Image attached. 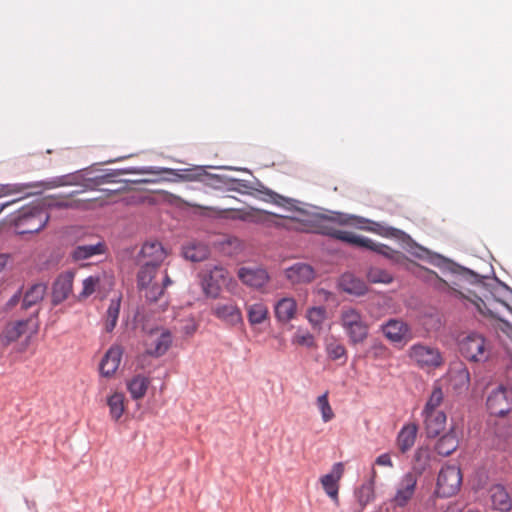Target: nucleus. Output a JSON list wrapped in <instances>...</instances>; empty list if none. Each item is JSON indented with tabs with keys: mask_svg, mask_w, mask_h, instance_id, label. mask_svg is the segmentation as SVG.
I'll return each instance as SVG.
<instances>
[{
	"mask_svg": "<svg viewBox=\"0 0 512 512\" xmlns=\"http://www.w3.org/2000/svg\"><path fill=\"white\" fill-rule=\"evenodd\" d=\"M98 283H99L98 276H88L87 278H85L83 280V289H82V292L80 293V295L83 297H88V296L92 295L95 292L96 286Z\"/></svg>",
	"mask_w": 512,
	"mask_h": 512,
	"instance_id": "nucleus-46",
	"label": "nucleus"
},
{
	"mask_svg": "<svg viewBox=\"0 0 512 512\" xmlns=\"http://www.w3.org/2000/svg\"><path fill=\"white\" fill-rule=\"evenodd\" d=\"M238 277L245 285L255 289L264 287L270 279L267 270L260 267H241Z\"/></svg>",
	"mask_w": 512,
	"mask_h": 512,
	"instance_id": "nucleus-12",
	"label": "nucleus"
},
{
	"mask_svg": "<svg viewBox=\"0 0 512 512\" xmlns=\"http://www.w3.org/2000/svg\"><path fill=\"white\" fill-rule=\"evenodd\" d=\"M324 234L333 239L347 243L353 247H360V248L367 249L368 245L372 244V239H370L366 236L358 235L351 231L330 229V230L324 232Z\"/></svg>",
	"mask_w": 512,
	"mask_h": 512,
	"instance_id": "nucleus-21",
	"label": "nucleus"
},
{
	"mask_svg": "<svg viewBox=\"0 0 512 512\" xmlns=\"http://www.w3.org/2000/svg\"><path fill=\"white\" fill-rule=\"evenodd\" d=\"M416 484L415 475L411 472L405 473L400 479L396 493L392 498L394 505L401 508L406 506L414 495Z\"/></svg>",
	"mask_w": 512,
	"mask_h": 512,
	"instance_id": "nucleus-11",
	"label": "nucleus"
},
{
	"mask_svg": "<svg viewBox=\"0 0 512 512\" xmlns=\"http://www.w3.org/2000/svg\"><path fill=\"white\" fill-rule=\"evenodd\" d=\"M182 254L187 260L201 262L208 258L210 249L203 242L192 241L182 247Z\"/></svg>",
	"mask_w": 512,
	"mask_h": 512,
	"instance_id": "nucleus-25",
	"label": "nucleus"
},
{
	"mask_svg": "<svg viewBox=\"0 0 512 512\" xmlns=\"http://www.w3.org/2000/svg\"><path fill=\"white\" fill-rule=\"evenodd\" d=\"M339 288L345 293L360 297L368 292L365 281L351 272L343 273L338 279Z\"/></svg>",
	"mask_w": 512,
	"mask_h": 512,
	"instance_id": "nucleus-15",
	"label": "nucleus"
},
{
	"mask_svg": "<svg viewBox=\"0 0 512 512\" xmlns=\"http://www.w3.org/2000/svg\"><path fill=\"white\" fill-rule=\"evenodd\" d=\"M204 166H197L192 169H172L166 167L142 166L126 167L120 169H100L93 166L80 169L72 173L57 176L47 181L50 187L77 185L87 182V186H101L104 184H120V187L113 191L124 190L128 184L157 183L160 181L195 180L200 176ZM210 168L223 169L221 173L213 174L212 179L218 187H225L228 190L239 193H249L251 190H258L263 196L262 200L285 207L288 210L296 209L298 201L284 197L273 190L265 188L247 169L209 166Z\"/></svg>",
	"mask_w": 512,
	"mask_h": 512,
	"instance_id": "nucleus-1",
	"label": "nucleus"
},
{
	"mask_svg": "<svg viewBox=\"0 0 512 512\" xmlns=\"http://www.w3.org/2000/svg\"><path fill=\"white\" fill-rule=\"evenodd\" d=\"M462 474L455 465L443 466L437 477L435 493L440 498H448L455 495L461 486Z\"/></svg>",
	"mask_w": 512,
	"mask_h": 512,
	"instance_id": "nucleus-6",
	"label": "nucleus"
},
{
	"mask_svg": "<svg viewBox=\"0 0 512 512\" xmlns=\"http://www.w3.org/2000/svg\"><path fill=\"white\" fill-rule=\"evenodd\" d=\"M224 283V269L214 267L205 274L201 281V286L204 294L210 298H217L221 292Z\"/></svg>",
	"mask_w": 512,
	"mask_h": 512,
	"instance_id": "nucleus-13",
	"label": "nucleus"
},
{
	"mask_svg": "<svg viewBox=\"0 0 512 512\" xmlns=\"http://www.w3.org/2000/svg\"><path fill=\"white\" fill-rule=\"evenodd\" d=\"M132 156H133V155H129V156H121V157L116 158L115 160L121 161V160H125L126 158H129V157H132Z\"/></svg>",
	"mask_w": 512,
	"mask_h": 512,
	"instance_id": "nucleus-56",
	"label": "nucleus"
},
{
	"mask_svg": "<svg viewBox=\"0 0 512 512\" xmlns=\"http://www.w3.org/2000/svg\"><path fill=\"white\" fill-rule=\"evenodd\" d=\"M465 377H466V381L469 382L470 376H469V372L468 371L465 372Z\"/></svg>",
	"mask_w": 512,
	"mask_h": 512,
	"instance_id": "nucleus-57",
	"label": "nucleus"
},
{
	"mask_svg": "<svg viewBox=\"0 0 512 512\" xmlns=\"http://www.w3.org/2000/svg\"><path fill=\"white\" fill-rule=\"evenodd\" d=\"M27 324L28 320H18L6 326L0 336L2 345L8 346L17 341L25 333Z\"/></svg>",
	"mask_w": 512,
	"mask_h": 512,
	"instance_id": "nucleus-30",
	"label": "nucleus"
},
{
	"mask_svg": "<svg viewBox=\"0 0 512 512\" xmlns=\"http://www.w3.org/2000/svg\"><path fill=\"white\" fill-rule=\"evenodd\" d=\"M359 223H369L370 226H368V227L360 226V228L368 230L370 232H374L382 237L400 239V238H403V236H406L405 232L398 228H394L391 226H384L379 222H375V221H372V220H369L366 218L359 217Z\"/></svg>",
	"mask_w": 512,
	"mask_h": 512,
	"instance_id": "nucleus-27",
	"label": "nucleus"
},
{
	"mask_svg": "<svg viewBox=\"0 0 512 512\" xmlns=\"http://www.w3.org/2000/svg\"><path fill=\"white\" fill-rule=\"evenodd\" d=\"M340 325L351 345L361 344L368 337L369 325L355 308L348 307L341 310Z\"/></svg>",
	"mask_w": 512,
	"mask_h": 512,
	"instance_id": "nucleus-4",
	"label": "nucleus"
},
{
	"mask_svg": "<svg viewBox=\"0 0 512 512\" xmlns=\"http://www.w3.org/2000/svg\"><path fill=\"white\" fill-rule=\"evenodd\" d=\"M367 279L371 283L389 284L393 281L392 275L382 268L371 267L367 272Z\"/></svg>",
	"mask_w": 512,
	"mask_h": 512,
	"instance_id": "nucleus-39",
	"label": "nucleus"
},
{
	"mask_svg": "<svg viewBox=\"0 0 512 512\" xmlns=\"http://www.w3.org/2000/svg\"><path fill=\"white\" fill-rule=\"evenodd\" d=\"M197 330V325L194 322H191L189 324H186L183 326L182 331L185 335L191 336L193 335Z\"/></svg>",
	"mask_w": 512,
	"mask_h": 512,
	"instance_id": "nucleus-52",
	"label": "nucleus"
},
{
	"mask_svg": "<svg viewBox=\"0 0 512 512\" xmlns=\"http://www.w3.org/2000/svg\"><path fill=\"white\" fill-rule=\"evenodd\" d=\"M286 276L293 283H307L314 278V270L308 264L295 263L286 270Z\"/></svg>",
	"mask_w": 512,
	"mask_h": 512,
	"instance_id": "nucleus-28",
	"label": "nucleus"
},
{
	"mask_svg": "<svg viewBox=\"0 0 512 512\" xmlns=\"http://www.w3.org/2000/svg\"><path fill=\"white\" fill-rule=\"evenodd\" d=\"M459 351L469 362L484 363L491 356V344L483 335L473 332L460 342Z\"/></svg>",
	"mask_w": 512,
	"mask_h": 512,
	"instance_id": "nucleus-5",
	"label": "nucleus"
},
{
	"mask_svg": "<svg viewBox=\"0 0 512 512\" xmlns=\"http://www.w3.org/2000/svg\"><path fill=\"white\" fill-rule=\"evenodd\" d=\"M443 397L442 389L440 387H435L432 390L421 414L441 412L440 410H437V407L442 403Z\"/></svg>",
	"mask_w": 512,
	"mask_h": 512,
	"instance_id": "nucleus-38",
	"label": "nucleus"
},
{
	"mask_svg": "<svg viewBox=\"0 0 512 512\" xmlns=\"http://www.w3.org/2000/svg\"><path fill=\"white\" fill-rule=\"evenodd\" d=\"M70 207H72V205L69 201L51 199V200L47 201L45 208L48 210V208H50V209H67Z\"/></svg>",
	"mask_w": 512,
	"mask_h": 512,
	"instance_id": "nucleus-50",
	"label": "nucleus"
},
{
	"mask_svg": "<svg viewBox=\"0 0 512 512\" xmlns=\"http://www.w3.org/2000/svg\"><path fill=\"white\" fill-rule=\"evenodd\" d=\"M375 464H377L379 466L393 467V463H392V460H391V457H390L389 453L380 454L375 459Z\"/></svg>",
	"mask_w": 512,
	"mask_h": 512,
	"instance_id": "nucleus-51",
	"label": "nucleus"
},
{
	"mask_svg": "<svg viewBox=\"0 0 512 512\" xmlns=\"http://www.w3.org/2000/svg\"><path fill=\"white\" fill-rule=\"evenodd\" d=\"M429 262L434 266L445 268L453 273L459 274L463 280L472 285H484V280L488 278L487 276L480 275L467 267L458 265L438 253H433L429 258Z\"/></svg>",
	"mask_w": 512,
	"mask_h": 512,
	"instance_id": "nucleus-7",
	"label": "nucleus"
},
{
	"mask_svg": "<svg viewBox=\"0 0 512 512\" xmlns=\"http://www.w3.org/2000/svg\"><path fill=\"white\" fill-rule=\"evenodd\" d=\"M423 252L425 253H429V251L427 249H424V248H421Z\"/></svg>",
	"mask_w": 512,
	"mask_h": 512,
	"instance_id": "nucleus-58",
	"label": "nucleus"
},
{
	"mask_svg": "<svg viewBox=\"0 0 512 512\" xmlns=\"http://www.w3.org/2000/svg\"><path fill=\"white\" fill-rule=\"evenodd\" d=\"M73 274L66 272L59 275L53 283L51 301L54 306L61 304L65 301L73 288Z\"/></svg>",
	"mask_w": 512,
	"mask_h": 512,
	"instance_id": "nucleus-14",
	"label": "nucleus"
},
{
	"mask_svg": "<svg viewBox=\"0 0 512 512\" xmlns=\"http://www.w3.org/2000/svg\"><path fill=\"white\" fill-rule=\"evenodd\" d=\"M124 399V394L120 392H115L107 398L109 414L115 421H118L124 413Z\"/></svg>",
	"mask_w": 512,
	"mask_h": 512,
	"instance_id": "nucleus-35",
	"label": "nucleus"
},
{
	"mask_svg": "<svg viewBox=\"0 0 512 512\" xmlns=\"http://www.w3.org/2000/svg\"><path fill=\"white\" fill-rule=\"evenodd\" d=\"M357 500L363 509L368 503L374 500L375 491H374V480L370 479L369 481L363 483L356 491Z\"/></svg>",
	"mask_w": 512,
	"mask_h": 512,
	"instance_id": "nucleus-37",
	"label": "nucleus"
},
{
	"mask_svg": "<svg viewBox=\"0 0 512 512\" xmlns=\"http://www.w3.org/2000/svg\"><path fill=\"white\" fill-rule=\"evenodd\" d=\"M414 469L419 473L424 472L430 467L431 462V451L427 446H420L415 450L414 457Z\"/></svg>",
	"mask_w": 512,
	"mask_h": 512,
	"instance_id": "nucleus-36",
	"label": "nucleus"
},
{
	"mask_svg": "<svg viewBox=\"0 0 512 512\" xmlns=\"http://www.w3.org/2000/svg\"><path fill=\"white\" fill-rule=\"evenodd\" d=\"M367 249L371 250L377 254H380L387 259H394L396 254L398 253L397 251H395L388 245L382 244V243H377L373 240H372V244H369Z\"/></svg>",
	"mask_w": 512,
	"mask_h": 512,
	"instance_id": "nucleus-43",
	"label": "nucleus"
},
{
	"mask_svg": "<svg viewBox=\"0 0 512 512\" xmlns=\"http://www.w3.org/2000/svg\"><path fill=\"white\" fill-rule=\"evenodd\" d=\"M409 357L421 368H436L441 366L443 362L442 355L437 348L421 343L414 344L410 347Z\"/></svg>",
	"mask_w": 512,
	"mask_h": 512,
	"instance_id": "nucleus-8",
	"label": "nucleus"
},
{
	"mask_svg": "<svg viewBox=\"0 0 512 512\" xmlns=\"http://www.w3.org/2000/svg\"><path fill=\"white\" fill-rule=\"evenodd\" d=\"M213 314L216 318L231 326H237L243 323L241 310L233 303H218L213 308Z\"/></svg>",
	"mask_w": 512,
	"mask_h": 512,
	"instance_id": "nucleus-18",
	"label": "nucleus"
},
{
	"mask_svg": "<svg viewBox=\"0 0 512 512\" xmlns=\"http://www.w3.org/2000/svg\"><path fill=\"white\" fill-rule=\"evenodd\" d=\"M297 303L293 298H282L274 306L275 317L278 322L287 323L296 314Z\"/></svg>",
	"mask_w": 512,
	"mask_h": 512,
	"instance_id": "nucleus-26",
	"label": "nucleus"
},
{
	"mask_svg": "<svg viewBox=\"0 0 512 512\" xmlns=\"http://www.w3.org/2000/svg\"><path fill=\"white\" fill-rule=\"evenodd\" d=\"M493 433L497 438L508 441L512 437V425L495 423Z\"/></svg>",
	"mask_w": 512,
	"mask_h": 512,
	"instance_id": "nucleus-47",
	"label": "nucleus"
},
{
	"mask_svg": "<svg viewBox=\"0 0 512 512\" xmlns=\"http://www.w3.org/2000/svg\"><path fill=\"white\" fill-rule=\"evenodd\" d=\"M33 186L34 185L32 183H14L2 185V188L0 189V197L9 194L20 193L23 191V189L31 188Z\"/></svg>",
	"mask_w": 512,
	"mask_h": 512,
	"instance_id": "nucleus-45",
	"label": "nucleus"
},
{
	"mask_svg": "<svg viewBox=\"0 0 512 512\" xmlns=\"http://www.w3.org/2000/svg\"><path fill=\"white\" fill-rule=\"evenodd\" d=\"M172 283L170 277L168 276V274L166 273L164 278H163V285L161 287H164V289L170 285Z\"/></svg>",
	"mask_w": 512,
	"mask_h": 512,
	"instance_id": "nucleus-55",
	"label": "nucleus"
},
{
	"mask_svg": "<svg viewBox=\"0 0 512 512\" xmlns=\"http://www.w3.org/2000/svg\"><path fill=\"white\" fill-rule=\"evenodd\" d=\"M146 301L149 303L157 302L164 293V287H161L158 283L150 284L147 288H144Z\"/></svg>",
	"mask_w": 512,
	"mask_h": 512,
	"instance_id": "nucleus-44",
	"label": "nucleus"
},
{
	"mask_svg": "<svg viewBox=\"0 0 512 512\" xmlns=\"http://www.w3.org/2000/svg\"><path fill=\"white\" fill-rule=\"evenodd\" d=\"M343 473V464L341 462L335 463L332 472L323 475L320 479L325 493L336 503L338 502V481Z\"/></svg>",
	"mask_w": 512,
	"mask_h": 512,
	"instance_id": "nucleus-20",
	"label": "nucleus"
},
{
	"mask_svg": "<svg viewBox=\"0 0 512 512\" xmlns=\"http://www.w3.org/2000/svg\"><path fill=\"white\" fill-rule=\"evenodd\" d=\"M268 315V308L263 303H254L247 307L248 322L252 326L263 323Z\"/></svg>",
	"mask_w": 512,
	"mask_h": 512,
	"instance_id": "nucleus-34",
	"label": "nucleus"
},
{
	"mask_svg": "<svg viewBox=\"0 0 512 512\" xmlns=\"http://www.w3.org/2000/svg\"><path fill=\"white\" fill-rule=\"evenodd\" d=\"M161 264L146 261L137 273V286L140 290L147 288L155 278Z\"/></svg>",
	"mask_w": 512,
	"mask_h": 512,
	"instance_id": "nucleus-32",
	"label": "nucleus"
},
{
	"mask_svg": "<svg viewBox=\"0 0 512 512\" xmlns=\"http://www.w3.org/2000/svg\"><path fill=\"white\" fill-rule=\"evenodd\" d=\"M10 257H11L10 254H7V253L0 254V272H2L4 270Z\"/></svg>",
	"mask_w": 512,
	"mask_h": 512,
	"instance_id": "nucleus-53",
	"label": "nucleus"
},
{
	"mask_svg": "<svg viewBox=\"0 0 512 512\" xmlns=\"http://www.w3.org/2000/svg\"><path fill=\"white\" fill-rule=\"evenodd\" d=\"M106 252V243L104 241H98L95 244L77 245L71 252V258L74 261H82L93 256L103 255Z\"/></svg>",
	"mask_w": 512,
	"mask_h": 512,
	"instance_id": "nucleus-22",
	"label": "nucleus"
},
{
	"mask_svg": "<svg viewBox=\"0 0 512 512\" xmlns=\"http://www.w3.org/2000/svg\"><path fill=\"white\" fill-rule=\"evenodd\" d=\"M149 384L150 380L148 377L137 374L127 382V390L132 399L138 400L145 396Z\"/></svg>",
	"mask_w": 512,
	"mask_h": 512,
	"instance_id": "nucleus-31",
	"label": "nucleus"
},
{
	"mask_svg": "<svg viewBox=\"0 0 512 512\" xmlns=\"http://www.w3.org/2000/svg\"><path fill=\"white\" fill-rule=\"evenodd\" d=\"M467 512H480L478 510H468Z\"/></svg>",
	"mask_w": 512,
	"mask_h": 512,
	"instance_id": "nucleus-59",
	"label": "nucleus"
},
{
	"mask_svg": "<svg viewBox=\"0 0 512 512\" xmlns=\"http://www.w3.org/2000/svg\"><path fill=\"white\" fill-rule=\"evenodd\" d=\"M154 330L150 332V340L146 342V354L159 358L166 354L173 342V336L170 330L161 329L160 333L153 338Z\"/></svg>",
	"mask_w": 512,
	"mask_h": 512,
	"instance_id": "nucleus-10",
	"label": "nucleus"
},
{
	"mask_svg": "<svg viewBox=\"0 0 512 512\" xmlns=\"http://www.w3.org/2000/svg\"><path fill=\"white\" fill-rule=\"evenodd\" d=\"M424 421V432L428 439L438 437L444 431L447 421L445 412L421 414Z\"/></svg>",
	"mask_w": 512,
	"mask_h": 512,
	"instance_id": "nucleus-16",
	"label": "nucleus"
},
{
	"mask_svg": "<svg viewBox=\"0 0 512 512\" xmlns=\"http://www.w3.org/2000/svg\"><path fill=\"white\" fill-rule=\"evenodd\" d=\"M485 410L495 418H505L512 412V377L487 391Z\"/></svg>",
	"mask_w": 512,
	"mask_h": 512,
	"instance_id": "nucleus-3",
	"label": "nucleus"
},
{
	"mask_svg": "<svg viewBox=\"0 0 512 512\" xmlns=\"http://www.w3.org/2000/svg\"><path fill=\"white\" fill-rule=\"evenodd\" d=\"M50 215L40 204H30L21 207L11 219L17 234H35L47 225Z\"/></svg>",
	"mask_w": 512,
	"mask_h": 512,
	"instance_id": "nucleus-2",
	"label": "nucleus"
},
{
	"mask_svg": "<svg viewBox=\"0 0 512 512\" xmlns=\"http://www.w3.org/2000/svg\"><path fill=\"white\" fill-rule=\"evenodd\" d=\"M459 441L455 430L451 427L446 433L439 437L434 445V451L443 457L451 455L458 448Z\"/></svg>",
	"mask_w": 512,
	"mask_h": 512,
	"instance_id": "nucleus-23",
	"label": "nucleus"
},
{
	"mask_svg": "<svg viewBox=\"0 0 512 512\" xmlns=\"http://www.w3.org/2000/svg\"><path fill=\"white\" fill-rule=\"evenodd\" d=\"M122 353L120 346H112L106 351L99 364V372L102 376L109 378L115 374L120 365Z\"/></svg>",
	"mask_w": 512,
	"mask_h": 512,
	"instance_id": "nucleus-17",
	"label": "nucleus"
},
{
	"mask_svg": "<svg viewBox=\"0 0 512 512\" xmlns=\"http://www.w3.org/2000/svg\"><path fill=\"white\" fill-rule=\"evenodd\" d=\"M140 254L148 258L149 262L161 264L165 259L166 253L162 243L158 240L146 241L141 248Z\"/></svg>",
	"mask_w": 512,
	"mask_h": 512,
	"instance_id": "nucleus-29",
	"label": "nucleus"
},
{
	"mask_svg": "<svg viewBox=\"0 0 512 512\" xmlns=\"http://www.w3.org/2000/svg\"><path fill=\"white\" fill-rule=\"evenodd\" d=\"M20 297H21V291L19 290L8 300L7 305L9 307L15 306L19 302Z\"/></svg>",
	"mask_w": 512,
	"mask_h": 512,
	"instance_id": "nucleus-54",
	"label": "nucleus"
},
{
	"mask_svg": "<svg viewBox=\"0 0 512 512\" xmlns=\"http://www.w3.org/2000/svg\"><path fill=\"white\" fill-rule=\"evenodd\" d=\"M317 406L320 410L323 422L327 423L334 418V412L328 400V392L323 393L317 398Z\"/></svg>",
	"mask_w": 512,
	"mask_h": 512,
	"instance_id": "nucleus-40",
	"label": "nucleus"
},
{
	"mask_svg": "<svg viewBox=\"0 0 512 512\" xmlns=\"http://www.w3.org/2000/svg\"><path fill=\"white\" fill-rule=\"evenodd\" d=\"M491 506L499 512H509L512 509V499L502 484H494L489 489Z\"/></svg>",
	"mask_w": 512,
	"mask_h": 512,
	"instance_id": "nucleus-19",
	"label": "nucleus"
},
{
	"mask_svg": "<svg viewBox=\"0 0 512 512\" xmlns=\"http://www.w3.org/2000/svg\"><path fill=\"white\" fill-rule=\"evenodd\" d=\"M46 292V285L43 283H37L32 285L24 294L22 300V308L28 309L33 305L40 302Z\"/></svg>",
	"mask_w": 512,
	"mask_h": 512,
	"instance_id": "nucleus-33",
	"label": "nucleus"
},
{
	"mask_svg": "<svg viewBox=\"0 0 512 512\" xmlns=\"http://www.w3.org/2000/svg\"><path fill=\"white\" fill-rule=\"evenodd\" d=\"M308 320L313 325H319L325 318V310L322 307H312L308 310Z\"/></svg>",
	"mask_w": 512,
	"mask_h": 512,
	"instance_id": "nucleus-48",
	"label": "nucleus"
},
{
	"mask_svg": "<svg viewBox=\"0 0 512 512\" xmlns=\"http://www.w3.org/2000/svg\"><path fill=\"white\" fill-rule=\"evenodd\" d=\"M293 343H297L299 345L311 348L315 345V338L313 334H311L310 332H306L303 334L297 333L293 338Z\"/></svg>",
	"mask_w": 512,
	"mask_h": 512,
	"instance_id": "nucleus-49",
	"label": "nucleus"
},
{
	"mask_svg": "<svg viewBox=\"0 0 512 512\" xmlns=\"http://www.w3.org/2000/svg\"><path fill=\"white\" fill-rule=\"evenodd\" d=\"M384 336L394 344L405 345L410 338V327L403 321L389 319L381 325Z\"/></svg>",
	"mask_w": 512,
	"mask_h": 512,
	"instance_id": "nucleus-9",
	"label": "nucleus"
},
{
	"mask_svg": "<svg viewBox=\"0 0 512 512\" xmlns=\"http://www.w3.org/2000/svg\"><path fill=\"white\" fill-rule=\"evenodd\" d=\"M326 352L331 360L335 361L340 358H345V360L347 359V351L343 344L336 342L329 343L326 346Z\"/></svg>",
	"mask_w": 512,
	"mask_h": 512,
	"instance_id": "nucleus-42",
	"label": "nucleus"
},
{
	"mask_svg": "<svg viewBox=\"0 0 512 512\" xmlns=\"http://www.w3.org/2000/svg\"><path fill=\"white\" fill-rule=\"evenodd\" d=\"M119 311H120V303L119 301H112L106 311L107 314V320L105 323V330L106 332L110 333L114 330L117 320L119 317Z\"/></svg>",
	"mask_w": 512,
	"mask_h": 512,
	"instance_id": "nucleus-41",
	"label": "nucleus"
},
{
	"mask_svg": "<svg viewBox=\"0 0 512 512\" xmlns=\"http://www.w3.org/2000/svg\"><path fill=\"white\" fill-rule=\"evenodd\" d=\"M418 433V425L416 423H408L402 426L397 435V446L401 453L405 454L415 444Z\"/></svg>",
	"mask_w": 512,
	"mask_h": 512,
	"instance_id": "nucleus-24",
	"label": "nucleus"
}]
</instances>
